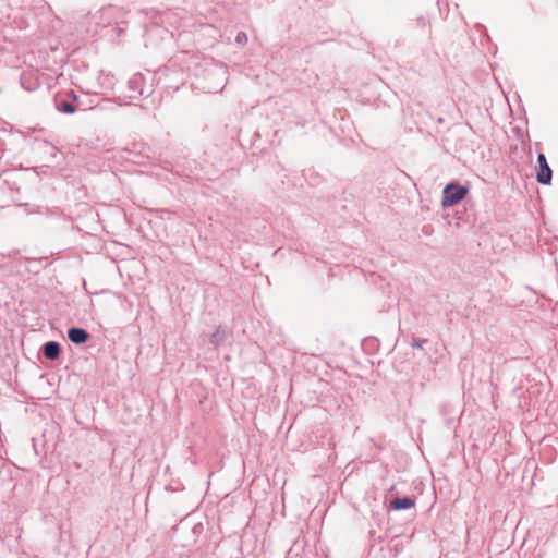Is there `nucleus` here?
Returning <instances> with one entry per match:
<instances>
[{
	"instance_id": "1",
	"label": "nucleus",
	"mask_w": 558,
	"mask_h": 558,
	"mask_svg": "<svg viewBox=\"0 0 558 558\" xmlns=\"http://www.w3.org/2000/svg\"><path fill=\"white\" fill-rule=\"evenodd\" d=\"M468 187L456 183H449L442 191V207H451L461 202L468 195Z\"/></svg>"
},
{
	"instance_id": "10",
	"label": "nucleus",
	"mask_w": 558,
	"mask_h": 558,
	"mask_svg": "<svg viewBox=\"0 0 558 558\" xmlns=\"http://www.w3.org/2000/svg\"><path fill=\"white\" fill-rule=\"evenodd\" d=\"M424 342H425V340H424V339H417V340H415V341L413 342V344H412V345H413L414 348H420V349H421V348L423 347V343H424Z\"/></svg>"
},
{
	"instance_id": "2",
	"label": "nucleus",
	"mask_w": 558,
	"mask_h": 558,
	"mask_svg": "<svg viewBox=\"0 0 558 558\" xmlns=\"http://www.w3.org/2000/svg\"><path fill=\"white\" fill-rule=\"evenodd\" d=\"M537 161L539 165V171L537 173V181L541 184H549L551 181L553 172H551L550 167L547 163L545 155L538 154Z\"/></svg>"
},
{
	"instance_id": "6",
	"label": "nucleus",
	"mask_w": 558,
	"mask_h": 558,
	"mask_svg": "<svg viewBox=\"0 0 558 558\" xmlns=\"http://www.w3.org/2000/svg\"><path fill=\"white\" fill-rule=\"evenodd\" d=\"M226 337H227V332L225 329L222 328H217L210 336V342L214 344V345H219L220 343H222L225 340H226Z\"/></svg>"
},
{
	"instance_id": "5",
	"label": "nucleus",
	"mask_w": 558,
	"mask_h": 558,
	"mask_svg": "<svg viewBox=\"0 0 558 558\" xmlns=\"http://www.w3.org/2000/svg\"><path fill=\"white\" fill-rule=\"evenodd\" d=\"M391 508L395 510H405L414 507V500L409 497L396 498L390 504Z\"/></svg>"
},
{
	"instance_id": "8",
	"label": "nucleus",
	"mask_w": 558,
	"mask_h": 558,
	"mask_svg": "<svg viewBox=\"0 0 558 558\" xmlns=\"http://www.w3.org/2000/svg\"><path fill=\"white\" fill-rule=\"evenodd\" d=\"M235 43L240 46H244L247 43V35L244 32H239L235 36Z\"/></svg>"
},
{
	"instance_id": "9",
	"label": "nucleus",
	"mask_w": 558,
	"mask_h": 558,
	"mask_svg": "<svg viewBox=\"0 0 558 558\" xmlns=\"http://www.w3.org/2000/svg\"><path fill=\"white\" fill-rule=\"evenodd\" d=\"M142 81V76L141 75H134L130 81H129V86L130 88L132 89H135V86L138 85Z\"/></svg>"
},
{
	"instance_id": "7",
	"label": "nucleus",
	"mask_w": 558,
	"mask_h": 558,
	"mask_svg": "<svg viewBox=\"0 0 558 558\" xmlns=\"http://www.w3.org/2000/svg\"><path fill=\"white\" fill-rule=\"evenodd\" d=\"M58 109H59V111L64 112V113H74L75 112V107L68 101H61L58 105Z\"/></svg>"
},
{
	"instance_id": "3",
	"label": "nucleus",
	"mask_w": 558,
	"mask_h": 558,
	"mask_svg": "<svg viewBox=\"0 0 558 558\" xmlns=\"http://www.w3.org/2000/svg\"><path fill=\"white\" fill-rule=\"evenodd\" d=\"M68 337L73 343L82 344L88 340L89 333L85 329L74 327L69 329Z\"/></svg>"
},
{
	"instance_id": "4",
	"label": "nucleus",
	"mask_w": 558,
	"mask_h": 558,
	"mask_svg": "<svg viewBox=\"0 0 558 558\" xmlns=\"http://www.w3.org/2000/svg\"><path fill=\"white\" fill-rule=\"evenodd\" d=\"M44 355L49 360H56L60 355V345L58 342L49 341L44 344Z\"/></svg>"
}]
</instances>
